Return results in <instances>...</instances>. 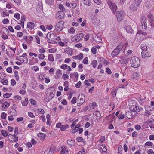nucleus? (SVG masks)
<instances>
[{"label": "nucleus", "mask_w": 154, "mask_h": 154, "mask_svg": "<svg viewBox=\"0 0 154 154\" xmlns=\"http://www.w3.org/2000/svg\"><path fill=\"white\" fill-rule=\"evenodd\" d=\"M131 66L132 67L137 68L139 67L140 64L139 59L136 57H133L130 60Z\"/></svg>", "instance_id": "obj_1"}, {"label": "nucleus", "mask_w": 154, "mask_h": 154, "mask_svg": "<svg viewBox=\"0 0 154 154\" xmlns=\"http://www.w3.org/2000/svg\"><path fill=\"white\" fill-rule=\"evenodd\" d=\"M142 0H134L131 5L130 9L131 11H136L137 10L140 3L142 2Z\"/></svg>", "instance_id": "obj_2"}, {"label": "nucleus", "mask_w": 154, "mask_h": 154, "mask_svg": "<svg viewBox=\"0 0 154 154\" xmlns=\"http://www.w3.org/2000/svg\"><path fill=\"white\" fill-rule=\"evenodd\" d=\"M130 111L131 112V114L132 115L137 114V112L140 111L139 107L137 105H133L129 108Z\"/></svg>", "instance_id": "obj_3"}, {"label": "nucleus", "mask_w": 154, "mask_h": 154, "mask_svg": "<svg viewBox=\"0 0 154 154\" xmlns=\"http://www.w3.org/2000/svg\"><path fill=\"white\" fill-rule=\"evenodd\" d=\"M107 4L112 10V12L115 13L117 10V7L116 4L113 2L112 0H108Z\"/></svg>", "instance_id": "obj_4"}, {"label": "nucleus", "mask_w": 154, "mask_h": 154, "mask_svg": "<svg viewBox=\"0 0 154 154\" xmlns=\"http://www.w3.org/2000/svg\"><path fill=\"white\" fill-rule=\"evenodd\" d=\"M123 45L122 44H120L112 52V56H115L117 55L122 50Z\"/></svg>", "instance_id": "obj_5"}, {"label": "nucleus", "mask_w": 154, "mask_h": 154, "mask_svg": "<svg viewBox=\"0 0 154 154\" xmlns=\"http://www.w3.org/2000/svg\"><path fill=\"white\" fill-rule=\"evenodd\" d=\"M84 35L82 33L76 34L72 38V41L74 42H77L80 41L83 37Z\"/></svg>", "instance_id": "obj_6"}, {"label": "nucleus", "mask_w": 154, "mask_h": 154, "mask_svg": "<svg viewBox=\"0 0 154 154\" xmlns=\"http://www.w3.org/2000/svg\"><path fill=\"white\" fill-rule=\"evenodd\" d=\"M64 22L63 21H59L57 24L55 28L58 32H60L63 29Z\"/></svg>", "instance_id": "obj_7"}, {"label": "nucleus", "mask_w": 154, "mask_h": 154, "mask_svg": "<svg viewBox=\"0 0 154 154\" xmlns=\"http://www.w3.org/2000/svg\"><path fill=\"white\" fill-rule=\"evenodd\" d=\"M116 16L118 22H120L124 17V13L122 11H118L116 13Z\"/></svg>", "instance_id": "obj_8"}, {"label": "nucleus", "mask_w": 154, "mask_h": 154, "mask_svg": "<svg viewBox=\"0 0 154 154\" xmlns=\"http://www.w3.org/2000/svg\"><path fill=\"white\" fill-rule=\"evenodd\" d=\"M78 99L80 100L79 103H77V105L79 106L84 102L85 100V96L83 94H79L78 97Z\"/></svg>", "instance_id": "obj_9"}, {"label": "nucleus", "mask_w": 154, "mask_h": 154, "mask_svg": "<svg viewBox=\"0 0 154 154\" xmlns=\"http://www.w3.org/2000/svg\"><path fill=\"white\" fill-rule=\"evenodd\" d=\"M149 21L150 22V25L152 27H154V17L152 14H149L147 16Z\"/></svg>", "instance_id": "obj_10"}, {"label": "nucleus", "mask_w": 154, "mask_h": 154, "mask_svg": "<svg viewBox=\"0 0 154 154\" xmlns=\"http://www.w3.org/2000/svg\"><path fill=\"white\" fill-rule=\"evenodd\" d=\"M141 55L142 57L143 58L149 57L151 56L150 54L148 52L144 50L141 52Z\"/></svg>", "instance_id": "obj_11"}, {"label": "nucleus", "mask_w": 154, "mask_h": 154, "mask_svg": "<svg viewBox=\"0 0 154 154\" xmlns=\"http://www.w3.org/2000/svg\"><path fill=\"white\" fill-rule=\"evenodd\" d=\"M141 24L142 29H146L147 28V23L145 17H142Z\"/></svg>", "instance_id": "obj_12"}, {"label": "nucleus", "mask_w": 154, "mask_h": 154, "mask_svg": "<svg viewBox=\"0 0 154 154\" xmlns=\"http://www.w3.org/2000/svg\"><path fill=\"white\" fill-rule=\"evenodd\" d=\"M96 106V103H91L87 107V109L89 111H91L92 109L95 108Z\"/></svg>", "instance_id": "obj_13"}, {"label": "nucleus", "mask_w": 154, "mask_h": 154, "mask_svg": "<svg viewBox=\"0 0 154 154\" xmlns=\"http://www.w3.org/2000/svg\"><path fill=\"white\" fill-rule=\"evenodd\" d=\"M64 51L65 53H67L70 55H72L73 54L72 49L70 48H67L65 49Z\"/></svg>", "instance_id": "obj_14"}, {"label": "nucleus", "mask_w": 154, "mask_h": 154, "mask_svg": "<svg viewBox=\"0 0 154 154\" xmlns=\"http://www.w3.org/2000/svg\"><path fill=\"white\" fill-rule=\"evenodd\" d=\"M93 114L94 117L95 116L96 117L97 120L100 119L101 116L100 113L98 111L94 112Z\"/></svg>", "instance_id": "obj_15"}, {"label": "nucleus", "mask_w": 154, "mask_h": 154, "mask_svg": "<svg viewBox=\"0 0 154 154\" xmlns=\"http://www.w3.org/2000/svg\"><path fill=\"white\" fill-rule=\"evenodd\" d=\"M61 148L62 149L61 152V154H68V149L67 148L63 146Z\"/></svg>", "instance_id": "obj_16"}, {"label": "nucleus", "mask_w": 154, "mask_h": 154, "mask_svg": "<svg viewBox=\"0 0 154 154\" xmlns=\"http://www.w3.org/2000/svg\"><path fill=\"white\" fill-rule=\"evenodd\" d=\"M27 27L30 29H33L34 27V24L32 22H29L27 24Z\"/></svg>", "instance_id": "obj_17"}, {"label": "nucleus", "mask_w": 154, "mask_h": 154, "mask_svg": "<svg viewBox=\"0 0 154 154\" xmlns=\"http://www.w3.org/2000/svg\"><path fill=\"white\" fill-rule=\"evenodd\" d=\"M125 29L127 32L128 33H131L133 32V29L131 27L129 26H126Z\"/></svg>", "instance_id": "obj_18"}, {"label": "nucleus", "mask_w": 154, "mask_h": 154, "mask_svg": "<svg viewBox=\"0 0 154 154\" xmlns=\"http://www.w3.org/2000/svg\"><path fill=\"white\" fill-rule=\"evenodd\" d=\"M129 60V59L128 58H123L120 61V63L121 64H125L127 63L128 62Z\"/></svg>", "instance_id": "obj_19"}, {"label": "nucleus", "mask_w": 154, "mask_h": 154, "mask_svg": "<svg viewBox=\"0 0 154 154\" xmlns=\"http://www.w3.org/2000/svg\"><path fill=\"white\" fill-rule=\"evenodd\" d=\"M72 58L75 59H81L83 58V54L81 53L77 56H73Z\"/></svg>", "instance_id": "obj_20"}, {"label": "nucleus", "mask_w": 154, "mask_h": 154, "mask_svg": "<svg viewBox=\"0 0 154 154\" xmlns=\"http://www.w3.org/2000/svg\"><path fill=\"white\" fill-rule=\"evenodd\" d=\"M38 61V60L37 58L33 57L32 59L30 60L29 63H30V64L33 65L34 63H37Z\"/></svg>", "instance_id": "obj_21"}, {"label": "nucleus", "mask_w": 154, "mask_h": 154, "mask_svg": "<svg viewBox=\"0 0 154 154\" xmlns=\"http://www.w3.org/2000/svg\"><path fill=\"white\" fill-rule=\"evenodd\" d=\"M67 143L69 145L73 146L75 144V142L73 140H67Z\"/></svg>", "instance_id": "obj_22"}, {"label": "nucleus", "mask_w": 154, "mask_h": 154, "mask_svg": "<svg viewBox=\"0 0 154 154\" xmlns=\"http://www.w3.org/2000/svg\"><path fill=\"white\" fill-rule=\"evenodd\" d=\"M52 99V97H50V96L49 95H48V93L46 94V95L45 98L44 99L45 101L46 102H48L49 101Z\"/></svg>", "instance_id": "obj_23"}, {"label": "nucleus", "mask_w": 154, "mask_h": 154, "mask_svg": "<svg viewBox=\"0 0 154 154\" xmlns=\"http://www.w3.org/2000/svg\"><path fill=\"white\" fill-rule=\"evenodd\" d=\"M83 3L86 5L90 6L91 5V1L90 0H81Z\"/></svg>", "instance_id": "obj_24"}, {"label": "nucleus", "mask_w": 154, "mask_h": 154, "mask_svg": "<svg viewBox=\"0 0 154 154\" xmlns=\"http://www.w3.org/2000/svg\"><path fill=\"white\" fill-rule=\"evenodd\" d=\"M10 114L12 116H16L17 115V113L16 110L14 109H12L10 112Z\"/></svg>", "instance_id": "obj_25"}, {"label": "nucleus", "mask_w": 154, "mask_h": 154, "mask_svg": "<svg viewBox=\"0 0 154 154\" xmlns=\"http://www.w3.org/2000/svg\"><path fill=\"white\" fill-rule=\"evenodd\" d=\"M69 127V125H62L60 127V129L61 131H65L66 129Z\"/></svg>", "instance_id": "obj_26"}, {"label": "nucleus", "mask_w": 154, "mask_h": 154, "mask_svg": "<svg viewBox=\"0 0 154 154\" xmlns=\"http://www.w3.org/2000/svg\"><path fill=\"white\" fill-rule=\"evenodd\" d=\"M1 83L3 85H8V81L7 79H3L1 80Z\"/></svg>", "instance_id": "obj_27"}, {"label": "nucleus", "mask_w": 154, "mask_h": 154, "mask_svg": "<svg viewBox=\"0 0 154 154\" xmlns=\"http://www.w3.org/2000/svg\"><path fill=\"white\" fill-rule=\"evenodd\" d=\"M9 104L7 102H5L3 103L2 105V107L4 109L8 107L9 106Z\"/></svg>", "instance_id": "obj_28"}, {"label": "nucleus", "mask_w": 154, "mask_h": 154, "mask_svg": "<svg viewBox=\"0 0 154 154\" xmlns=\"http://www.w3.org/2000/svg\"><path fill=\"white\" fill-rule=\"evenodd\" d=\"M28 103V99L27 98H26L24 101L22 102V104L23 106H26L27 105Z\"/></svg>", "instance_id": "obj_29"}, {"label": "nucleus", "mask_w": 154, "mask_h": 154, "mask_svg": "<svg viewBox=\"0 0 154 154\" xmlns=\"http://www.w3.org/2000/svg\"><path fill=\"white\" fill-rule=\"evenodd\" d=\"M56 74L57 75V77L58 78H60L62 75L61 70L60 69L57 70L56 72Z\"/></svg>", "instance_id": "obj_30"}, {"label": "nucleus", "mask_w": 154, "mask_h": 154, "mask_svg": "<svg viewBox=\"0 0 154 154\" xmlns=\"http://www.w3.org/2000/svg\"><path fill=\"white\" fill-rule=\"evenodd\" d=\"M37 136L39 137H42V138H44L46 136L45 134L42 133L38 134Z\"/></svg>", "instance_id": "obj_31"}, {"label": "nucleus", "mask_w": 154, "mask_h": 154, "mask_svg": "<svg viewBox=\"0 0 154 154\" xmlns=\"http://www.w3.org/2000/svg\"><path fill=\"white\" fill-rule=\"evenodd\" d=\"M79 130V134H81L83 131V129L82 128H79V129H75V130H73L72 131V133H75L76 132H77Z\"/></svg>", "instance_id": "obj_32"}, {"label": "nucleus", "mask_w": 154, "mask_h": 154, "mask_svg": "<svg viewBox=\"0 0 154 154\" xmlns=\"http://www.w3.org/2000/svg\"><path fill=\"white\" fill-rule=\"evenodd\" d=\"M59 18L62 19H63L64 17V15L65 14H64V13L62 12H60L59 13Z\"/></svg>", "instance_id": "obj_33"}, {"label": "nucleus", "mask_w": 154, "mask_h": 154, "mask_svg": "<svg viewBox=\"0 0 154 154\" xmlns=\"http://www.w3.org/2000/svg\"><path fill=\"white\" fill-rule=\"evenodd\" d=\"M141 49L143 51V50L147 51V46L145 44H142L141 45Z\"/></svg>", "instance_id": "obj_34"}, {"label": "nucleus", "mask_w": 154, "mask_h": 154, "mask_svg": "<svg viewBox=\"0 0 154 154\" xmlns=\"http://www.w3.org/2000/svg\"><path fill=\"white\" fill-rule=\"evenodd\" d=\"M1 132L2 134L4 137H6L8 135V134L6 131L2 130Z\"/></svg>", "instance_id": "obj_35"}, {"label": "nucleus", "mask_w": 154, "mask_h": 154, "mask_svg": "<svg viewBox=\"0 0 154 154\" xmlns=\"http://www.w3.org/2000/svg\"><path fill=\"white\" fill-rule=\"evenodd\" d=\"M54 0H45V2L47 4L51 5L53 3Z\"/></svg>", "instance_id": "obj_36"}, {"label": "nucleus", "mask_w": 154, "mask_h": 154, "mask_svg": "<svg viewBox=\"0 0 154 154\" xmlns=\"http://www.w3.org/2000/svg\"><path fill=\"white\" fill-rule=\"evenodd\" d=\"M69 33L74 34L75 32V30L74 28L71 27L68 30Z\"/></svg>", "instance_id": "obj_37"}, {"label": "nucleus", "mask_w": 154, "mask_h": 154, "mask_svg": "<svg viewBox=\"0 0 154 154\" xmlns=\"http://www.w3.org/2000/svg\"><path fill=\"white\" fill-rule=\"evenodd\" d=\"M145 109L147 111H149L152 110V108L150 106H145Z\"/></svg>", "instance_id": "obj_38"}, {"label": "nucleus", "mask_w": 154, "mask_h": 154, "mask_svg": "<svg viewBox=\"0 0 154 154\" xmlns=\"http://www.w3.org/2000/svg\"><path fill=\"white\" fill-rule=\"evenodd\" d=\"M14 76L16 78V80L17 81L19 80V77L18 75V72L17 71H15L14 72Z\"/></svg>", "instance_id": "obj_39"}, {"label": "nucleus", "mask_w": 154, "mask_h": 154, "mask_svg": "<svg viewBox=\"0 0 154 154\" xmlns=\"http://www.w3.org/2000/svg\"><path fill=\"white\" fill-rule=\"evenodd\" d=\"M60 68H61L62 69L64 70H65L67 69L68 67V65L66 64H64L61 65L60 66Z\"/></svg>", "instance_id": "obj_40"}, {"label": "nucleus", "mask_w": 154, "mask_h": 154, "mask_svg": "<svg viewBox=\"0 0 154 154\" xmlns=\"http://www.w3.org/2000/svg\"><path fill=\"white\" fill-rule=\"evenodd\" d=\"M95 40L97 42H100L101 41V39L99 36H96L95 37Z\"/></svg>", "instance_id": "obj_41"}, {"label": "nucleus", "mask_w": 154, "mask_h": 154, "mask_svg": "<svg viewBox=\"0 0 154 154\" xmlns=\"http://www.w3.org/2000/svg\"><path fill=\"white\" fill-rule=\"evenodd\" d=\"M7 114L5 112L2 113L1 116V118L3 119H5Z\"/></svg>", "instance_id": "obj_42"}, {"label": "nucleus", "mask_w": 154, "mask_h": 154, "mask_svg": "<svg viewBox=\"0 0 154 154\" xmlns=\"http://www.w3.org/2000/svg\"><path fill=\"white\" fill-rule=\"evenodd\" d=\"M48 59L50 61H53L54 60L53 56L52 54L49 55L48 56Z\"/></svg>", "instance_id": "obj_43"}, {"label": "nucleus", "mask_w": 154, "mask_h": 154, "mask_svg": "<svg viewBox=\"0 0 154 154\" xmlns=\"http://www.w3.org/2000/svg\"><path fill=\"white\" fill-rule=\"evenodd\" d=\"M14 17L17 19H19L20 18V14L17 13H15L14 15Z\"/></svg>", "instance_id": "obj_44"}, {"label": "nucleus", "mask_w": 154, "mask_h": 154, "mask_svg": "<svg viewBox=\"0 0 154 154\" xmlns=\"http://www.w3.org/2000/svg\"><path fill=\"white\" fill-rule=\"evenodd\" d=\"M97 61L96 60H93L92 63V65L94 68H95L97 65Z\"/></svg>", "instance_id": "obj_45"}, {"label": "nucleus", "mask_w": 154, "mask_h": 154, "mask_svg": "<svg viewBox=\"0 0 154 154\" xmlns=\"http://www.w3.org/2000/svg\"><path fill=\"white\" fill-rule=\"evenodd\" d=\"M37 8L38 9H41L42 8V4L41 2H39L37 5Z\"/></svg>", "instance_id": "obj_46"}, {"label": "nucleus", "mask_w": 154, "mask_h": 154, "mask_svg": "<svg viewBox=\"0 0 154 154\" xmlns=\"http://www.w3.org/2000/svg\"><path fill=\"white\" fill-rule=\"evenodd\" d=\"M145 145L148 146H152L153 145V144L152 142L148 141L146 143Z\"/></svg>", "instance_id": "obj_47"}, {"label": "nucleus", "mask_w": 154, "mask_h": 154, "mask_svg": "<svg viewBox=\"0 0 154 154\" xmlns=\"http://www.w3.org/2000/svg\"><path fill=\"white\" fill-rule=\"evenodd\" d=\"M137 33L139 34H142V35L144 36L147 35V33L146 32H143L141 31H139Z\"/></svg>", "instance_id": "obj_48"}, {"label": "nucleus", "mask_w": 154, "mask_h": 154, "mask_svg": "<svg viewBox=\"0 0 154 154\" xmlns=\"http://www.w3.org/2000/svg\"><path fill=\"white\" fill-rule=\"evenodd\" d=\"M14 99L16 100L19 101L21 99V97L19 95H16L14 97Z\"/></svg>", "instance_id": "obj_49"}, {"label": "nucleus", "mask_w": 154, "mask_h": 154, "mask_svg": "<svg viewBox=\"0 0 154 154\" xmlns=\"http://www.w3.org/2000/svg\"><path fill=\"white\" fill-rule=\"evenodd\" d=\"M14 137V140L15 142H17L18 141V137L15 134H14L13 135Z\"/></svg>", "instance_id": "obj_50"}, {"label": "nucleus", "mask_w": 154, "mask_h": 154, "mask_svg": "<svg viewBox=\"0 0 154 154\" xmlns=\"http://www.w3.org/2000/svg\"><path fill=\"white\" fill-rule=\"evenodd\" d=\"M9 22V20L8 19H4L2 20V23L4 24H8Z\"/></svg>", "instance_id": "obj_51"}, {"label": "nucleus", "mask_w": 154, "mask_h": 154, "mask_svg": "<svg viewBox=\"0 0 154 154\" xmlns=\"http://www.w3.org/2000/svg\"><path fill=\"white\" fill-rule=\"evenodd\" d=\"M83 63L84 64H87L88 63V58L85 57L82 61Z\"/></svg>", "instance_id": "obj_52"}, {"label": "nucleus", "mask_w": 154, "mask_h": 154, "mask_svg": "<svg viewBox=\"0 0 154 154\" xmlns=\"http://www.w3.org/2000/svg\"><path fill=\"white\" fill-rule=\"evenodd\" d=\"M59 8L62 11H64L65 10L64 6L62 5H59Z\"/></svg>", "instance_id": "obj_53"}, {"label": "nucleus", "mask_w": 154, "mask_h": 154, "mask_svg": "<svg viewBox=\"0 0 154 154\" xmlns=\"http://www.w3.org/2000/svg\"><path fill=\"white\" fill-rule=\"evenodd\" d=\"M63 77L64 79V80H67L68 79L69 76L68 75L66 74H63Z\"/></svg>", "instance_id": "obj_54"}, {"label": "nucleus", "mask_w": 154, "mask_h": 154, "mask_svg": "<svg viewBox=\"0 0 154 154\" xmlns=\"http://www.w3.org/2000/svg\"><path fill=\"white\" fill-rule=\"evenodd\" d=\"M77 4L76 3H71L70 8H73L75 9L76 7Z\"/></svg>", "instance_id": "obj_55"}, {"label": "nucleus", "mask_w": 154, "mask_h": 154, "mask_svg": "<svg viewBox=\"0 0 154 154\" xmlns=\"http://www.w3.org/2000/svg\"><path fill=\"white\" fill-rule=\"evenodd\" d=\"M45 56L43 54H40L39 55L38 58L40 59H43Z\"/></svg>", "instance_id": "obj_56"}, {"label": "nucleus", "mask_w": 154, "mask_h": 154, "mask_svg": "<svg viewBox=\"0 0 154 154\" xmlns=\"http://www.w3.org/2000/svg\"><path fill=\"white\" fill-rule=\"evenodd\" d=\"M96 48L95 47L92 48L91 49V51L94 54H96Z\"/></svg>", "instance_id": "obj_57"}, {"label": "nucleus", "mask_w": 154, "mask_h": 154, "mask_svg": "<svg viewBox=\"0 0 154 154\" xmlns=\"http://www.w3.org/2000/svg\"><path fill=\"white\" fill-rule=\"evenodd\" d=\"M77 98L76 97H74L72 98V100L71 103L74 104L76 102Z\"/></svg>", "instance_id": "obj_58"}, {"label": "nucleus", "mask_w": 154, "mask_h": 154, "mask_svg": "<svg viewBox=\"0 0 154 154\" xmlns=\"http://www.w3.org/2000/svg\"><path fill=\"white\" fill-rule=\"evenodd\" d=\"M81 84V81H79L78 82L75 84V86L77 88H79Z\"/></svg>", "instance_id": "obj_59"}, {"label": "nucleus", "mask_w": 154, "mask_h": 154, "mask_svg": "<svg viewBox=\"0 0 154 154\" xmlns=\"http://www.w3.org/2000/svg\"><path fill=\"white\" fill-rule=\"evenodd\" d=\"M1 37L4 40L7 39L8 38V36L6 34H2Z\"/></svg>", "instance_id": "obj_60"}, {"label": "nucleus", "mask_w": 154, "mask_h": 154, "mask_svg": "<svg viewBox=\"0 0 154 154\" xmlns=\"http://www.w3.org/2000/svg\"><path fill=\"white\" fill-rule=\"evenodd\" d=\"M59 44L62 47L67 46V45H66L64 42L61 41L59 42Z\"/></svg>", "instance_id": "obj_61"}, {"label": "nucleus", "mask_w": 154, "mask_h": 154, "mask_svg": "<svg viewBox=\"0 0 154 154\" xmlns=\"http://www.w3.org/2000/svg\"><path fill=\"white\" fill-rule=\"evenodd\" d=\"M28 114L29 117L31 118H33L35 117V116L33 113L31 112H28Z\"/></svg>", "instance_id": "obj_62"}, {"label": "nucleus", "mask_w": 154, "mask_h": 154, "mask_svg": "<svg viewBox=\"0 0 154 154\" xmlns=\"http://www.w3.org/2000/svg\"><path fill=\"white\" fill-rule=\"evenodd\" d=\"M46 28L47 29L51 30L53 28V26L51 24L48 25L46 26Z\"/></svg>", "instance_id": "obj_63"}, {"label": "nucleus", "mask_w": 154, "mask_h": 154, "mask_svg": "<svg viewBox=\"0 0 154 154\" xmlns=\"http://www.w3.org/2000/svg\"><path fill=\"white\" fill-rule=\"evenodd\" d=\"M23 33L20 32H19L17 33V35L18 37H21L23 35Z\"/></svg>", "instance_id": "obj_64"}]
</instances>
